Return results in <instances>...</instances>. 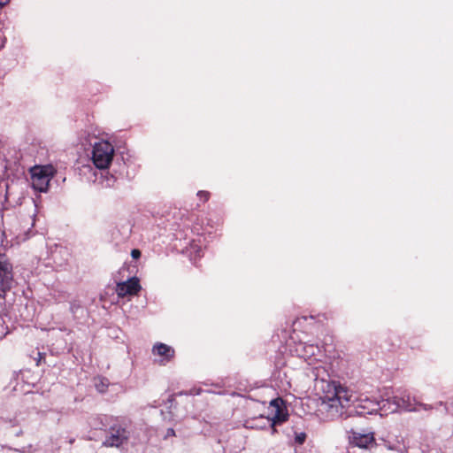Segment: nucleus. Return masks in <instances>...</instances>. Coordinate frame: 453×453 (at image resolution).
Segmentation results:
<instances>
[{"label": "nucleus", "mask_w": 453, "mask_h": 453, "mask_svg": "<svg viewBox=\"0 0 453 453\" xmlns=\"http://www.w3.org/2000/svg\"><path fill=\"white\" fill-rule=\"evenodd\" d=\"M310 366L309 374L316 381V388L321 390L319 411L327 419L341 418L351 400L350 391L340 382L328 380L329 372L321 360Z\"/></svg>", "instance_id": "nucleus-1"}, {"label": "nucleus", "mask_w": 453, "mask_h": 453, "mask_svg": "<svg viewBox=\"0 0 453 453\" xmlns=\"http://www.w3.org/2000/svg\"><path fill=\"white\" fill-rule=\"evenodd\" d=\"M437 405H443L442 402H439L435 406L422 403L407 391H403L398 395L382 399V407L385 412L395 413L397 411H419L420 410H432L437 408Z\"/></svg>", "instance_id": "nucleus-2"}, {"label": "nucleus", "mask_w": 453, "mask_h": 453, "mask_svg": "<svg viewBox=\"0 0 453 453\" xmlns=\"http://www.w3.org/2000/svg\"><path fill=\"white\" fill-rule=\"evenodd\" d=\"M114 155V147L108 141H99L93 146L91 159L98 169H106L110 166Z\"/></svg>", "instance_id": "nucleus-3"}, {"label": "nucleus", "mask_w": 453, "mask_h": 453, "mask_svg": "<svg viewBox=\"0 0 453 453\" xmlns=\"http://www.w3.org/2000/svg\"><path fill=\"white\" fill-rule=\"evenodd\" d=\"M289 352L292 356L298 357L308 362L309 365H313L316 361H320L323 357L322 350L317 344H308L299 342L289 344Z\"/></svg>", "instance_id": "nucleus-4"}, {"label": "nucleus", "mask_w": 453, "mask_h": 453, "mask_svg": "<svg viewBox=\"0 0 453 453\" xmlns=\"http://www.w3.org/2000/svg\"><path fill=\"white\" fill-rule=\"evenodd\" d=\"M30 173L33 188L39 192H46L55 173L54 167L50 165H35L31 168Z\"/></svg>", "instance_id": "nucleus-5"}, {"label": "nucleus", "mask_w": 453, "mask_h": 453, "mask_svg": "<svg viewBox=\"0 0 453 453\" xmlns=\"http://www.w3.org/2000/svg\"><path fill=\"white\" fill-rule=\"evenodd\" d=\"M351 402L352 399L350 400L349 406L345 409V412L341 417L343 415L350 416L353 413L358 416H365L375 413L378 410L383 411L381 409L382 400L380 402H377L368 397L359 398L354 403L353 410H349Z\"/></svg>", "instance_id": "nucleus-6"}, {"label": "nucleus", "mask_w": 453, "mask_h": 453, "mask_svg": "<svg viewBox=\"0 0 453 453\" xmlns=\"http://www.w3.org/2000/svg\"><path fill=\"white\" fill-rule=\"evenodd\" d=\"M129 432L127 426L118 419H114L110 426L109 434L106 436L103 445L105 447H119L127 442Z\"/></svg>", "instance_id": "nucleus-7"}, {"label": "nucleus", "mask_w": 453, "mask_h": 453, "mask_svg": "<svg viewBox=\"0 0 453 453\" xmlns=\"http://www.w3.org/2000/svg\"><path fill=\"white\" fill-rule=\"evenodd\" d=\"M13 280V268L5 253L0 252V297L12 287Z\"/></svg>", "instance_id": "nucleus-8"}, {"label": "nucleus", "mask_w": 453, "mask_h": 453, "mask_svg": "<svg viewBox=\"0 0 453 453\" xmlns=\"http://www.w3.org/2000/svg\"><path fill=\"white\" fill-rule=\"evenodd\" d=\"M348 439L350 445L360 449H369L375 445L373 432H357L354 429L348 431Z\"/></svg>", "instance_id": "nucleus-9"}, {"label": "nucleus", "mask_w": 453, "mask_h": 453, "mask_svg": "<svg viewBox=\"0 0 453 453\" xmlns=\"http://www.w3.org/2000/svg\"><path fill=\"white\" fill-rule=\"evenodd\" d=\"M141 290V285L138 278L133 277L126 281L117 283L115 291L119 297L127 296H135Z\"/></svg>", "instance_id": "nucleus-10"}, {"label": "nucleus", "mask_w": 453, "mask_h": 453, "mask_svg": "<svg viewBox=\"0 0 453 453\" xmlns=\"http://www.w3.org/2000/svg\"><path fill=\"white\" fill-rule=\"evenodd\" d=\"M152 353L161 357V363L165 364L173 358L175 351L171 346L158 342L153 346Z\"/></svg>", "instance_id": "nucleus-11"}, {"label": "nucleus", "mask_w": 453, "mask_h": 453, "mask_svg": "<svg viewBox=\"0 0 453 453\" xmlns=\"http://www.w3.org/2000/svg\"><path fill=\"white\" fill-rule=\"evenodd\" d=\"M287 418L288 414L281 413L280 410L277 411L276 414L272 418L264 416H260L259 418L261 421H264V426L268 425L271 427L273 434L276 432L274 426L278 424L283 423Z\"/></svg>", "instance_id": "nucleus-12"}, {"label": "nucleus", "mask_w": 453, "mask_h": 453, "mask_svg": "<svg viewBox=\"0 0 453 453\" xmlns=\"http://www.w3.org/2000/svg\"><path fill=\"white\" fill-rule=\"evenodd\" d=\"M108 425V417L105 415H98L91 418L90 426L95 429H104Z\"/></svg>", "instance_id": "nucleus-13"}, {"label": "nucleus", "mask_w": 453, "mask_h": 453, "mask_svg": "<svg viewBox=\"0 0 453 453\" xmlns=\"http://www.w3.org/2000/svg\"><path fill=\"white\" fill-rule=\"evenodd\" d=\"M109 384L110 383H109L108 379H106L104 377L98 376L94 379L95 388L100 393H104L106 391V389L108 388Z\"/></svg>", "instance_id": "nucleus-14"}, {"label": "nucleus", "mask_w": 453, "mask_h": 453, "mask_svg": "<svg viewBox=\"0 0 453 453\" xmlns=\"http://www.w3.org/2000/svg\"><path fill=\"white\" fill-rule=\"evenodd\" d=\"M306 439V434L304 433H299L296 435L295 441L298 444H303Z\"/></svg>", "instance_id": "nucleus-15"}, {"label": "nucleus", "mask_w": 453, "mask_h": 453, "mask_svg": "<svg viewBox=\"0 0 453 453\" xmlns=\"http://www.w3.org/2000/svg\"><path fill=\"white\" fill-rule=\"evenodd\" d=\"M197 196L200 197V198H203L204 201H207L209 199V196H210V194L209 192L207 191H199L197 193Z\"/></svg>", "instance_id": "nucleus-16"}, {"label": "nucleus", "mask_w": 453, "mask_h": 453, "mask_svg": "<svg viewBox=\"0 0 453 453\" xmlns=\"http://www.w3.org/2000/svg\"><path fill=\"white\" fill-rule=\"evenodd\" d=\"M141 251L137 249H134L132 250L131 251V257L134 258V259H138L140 257H141Z\"/></svg>", "instance_id": "nucleus-17"}, {"label": "nucleus", "mask_w": 453, "mask_h": 453, "mask_svg": "<svg viewBox=\"0 0 453 453\" xmlns=\"http://www.w3.org/2000/svg\"><path fill=\"white\" fill-rule=\"evenodd\" d=\"M38 358L36 359V365H40L41 360L44 358V354L42 352L37 353Z\"/></svg>", "instance_id": "nucleus-18"}, {"label": "nucleus", "mask_w": 453, "mask_h": 453, "mask_svg": "<svg viewBox=\"0 0 453 453\" xmlns=\"http://www.w3.org/2000/svg\"><path fill=\"white\" fill-rule=\"evenodd\" d=\"M445 409H446L447 412H449V413H451L453 415V403H450L449 406L445 404Z\"/></svg>", "instance_id": "nucleus-19"}, {"label": "nucleus", "mask_w": 453, "mask_h": 453, "mask_svg": "<svg viewBox=\"0 0 453 453\" xmlns=\"http://www.w3.org/2000/svg\"><path fill=\"white\" fill-rule=\"evenodd\" d=\"M387 448H388V449H395V447L391 446L390 444H388V445H387Z\"/></svg>", "instance_id": "nucleus-20"}, {"label": "nucleus", "mask_w": 453, "mask_h": 453, "mask_svg": "<svg viewBox=\"0 0 453 453\" xmlns=\"http://www.w3.org/2000/svg\"><path fill=\"white\" fill-rule=\"evenodd\" d=\"M7 2V0H0V5L4 4Z\"/></svg>", "instance_id": "nucleus-21"}, {"label": "nucleus", "mask_w": 453, "mask_h": 453, "mask_svg": "<svg viewBox=\"0 0 453 453\" xmlns=\"http://www.w3.org/2000/svg\"><path fill=\"white\" fill-rule=\"evenodd\" d=\"M173 429H171V431H169V434H173Z\"/></svg>", "instance_id": "nucleus-22"}, {"label": "nucleus", "mask_w": 453, "mask_h": 453, "mask_svg": "<svg viewBox=\"0 0 453 453\" xmlns=\"http://www.w3.org/2000/svg\"><path fill=\"white\" fill-rule=\"evenodd\" d=\"M173 429H171V431H169V434H173Z\"/></svg>", "instance_id": "nucleus-23"}]
</instances>
